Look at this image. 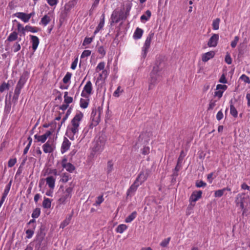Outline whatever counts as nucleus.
<instances>
[{
	"label": "nucleus",
	"mask_w": 250,
	"mask_h": 250,
	"mask_svg": "<svg viewBox=\"0 0 250 250\" xmlns=\"http://www.w3.org/2000/svg\"><path fill=\"white\" fill-rule=\"evenodd\" d=\"M45 234L43 233L42 230L38 232L37 236V243L35 248V250H47V243L46 240H44Z\"/></svg>",
	"instance_id": "obj_1"
},
{
	"label": "nucleus",
	"mask_w": 250,
	"mask_h": 250,
	"mask_svg": "<svg viewBox=\"0 0 250 250\" xmlns=\"http://www.w3.org/2000/svg\"><path fill=\"white\" fill-rule=\"evenodd\" d=\"M83 114L80 112L77 114L73 119L71 120V126L70 127V130L73 135L76 134L79 131V126L80 122L82 119Z\"/></svg>",
	"instance_id": "obj_2"
},
{
	"label": "nucleus",
	"mask_w": 250,
	"mask_h": 250,
	"mask_svg": "<svg viewBox=\"0 0 250 250\" xmlns=\"http://www.w3.org/2000/svg\"><path fill=\"white\" fill-rule=\"evenodd\" d=\"M159 72H157L156 68L153 69L152 72L150 73V79L149 82V85L148 89L150 90L153 88V86L158 81L160 75Z\"/></svg>",
	"instance_id": "obj_3"
},
{
	"label": "nucleus",
	"mask_w": 250,
	"mask_h": 250,
	"mask_svg": "<svg viewBox=\"0 0 250 250\" xmlns=\"http://www.w3.org/2000/svg\"><path fill=\"white\" fill-rule=\"evenodd\" d=\"M100 111L99 110H93L91 114L90 119L91 121V124L90 125V127L96 126L99 123L100 120Z\"/></svg>",
	"instance_id": "obj_4"
},
{
	"label": "nucleus",
	"mask_w": 250,
	"mask_h": 250,
	"mask_svg": "<svg viewBox=\"0 0 250 250\" xmlns=\"http://www.w3.org/2000/svg\"><path fill=\"white\" fill-rule=\"evenodd\" d=\"M105 143L104 136H100L96 141L94 146L93 150L95 152H101L104 148Z\"/></svg>",
	"instance_id": "obj_5"
},
{
	"label": "nucleus",
	"mask_w": 250,
	"mask_h": 250,
	"mask_svg": "<svg viewBox=\"0 0 250 250\" xmlns=\"http://www.w3.org/2000/svg\"><path fill=\"white\" fill-rule=\"evenodd\" d=\"M72 190V188L68 187L63 191L61 197L58 200V202L60 204H65L67 199L71 198Z\"/></svg>",
	"instance_id": "obj_6"
},
{
	"label": "nucleus",
	"mask_w": 250,
	"mask_h": 250,
	"mask_svg": "<svg viewBox=\"0 0 250 250\" xmlns=\"http://www.w3.org/2000/svg\"><path fill=\"white\" fill-rule=\"evenodd\" d=\"M154 36V33H150L148 37L146 38V40L145 41L144 46L143 48V53H142V56L144 58H145L147 53L148 52V49L150 47V42H151V40Z\"/></svg>",
	"instance_id": "obj_7"
},
{
	"label": "nucleus",
	"mask_w": 250,
	"mask_h": 250,
	"mask_svg": "<svg viewBox=\"0 0 250 250\" xmlns=\"http://www.w3.org/2000/svg\"><path fill=\"white\" fill-rule=\"evenodd\" d=\"M52 134V131L48 130L43 135H38L36 134L34 136V138L36 140H37V142L43 143L46 141L47 138L49 137Z\"/></svg>",
	"instance_id": "obj_8"
},
{
	"label": "nucleus",
	"mask_w": 250,
	"mask_h": 250,
	"mask_svg": "<svg viewBox=\"0 0 250 250\" xmlns=\"http://www.w3.org/2000/svg\"><path fill=\"white\" fill-rule=\"evenodd\" d=\"M148 175L149 170H146V171H141L138 175L135 181L141 185L147 179Z\"/></svg>",
	"instance_id": "obj_9"
},
{
	"label": "nucleus",
	"mask_w": 250,
	"mask_h": 250,
	"mask_svg": "<svg viewBox=\"0 0 250 250\" xmlns=\"http://www.w3.org/2000/svg\"><path fill=\"white\" fill-rule=\"evenodd\" d=\"M245 200V197L244 194H238L237 195V197H236L235 199V203L236 204V206L237 207H240V208L243 209V213L245 212V209L244 208V201Z\"/></svg>",
	"instance_id": "obj_10"
},
{
	"label": "nucleus",
	"mask_w": 250,
	"mask_h": 250,
	"mask_svg": "<svg viewBox=\"0 0 250 250\" xmlns=\"http://www.w3.org/2000/svg\"><path fill=\"white\" fill-rule=\"evenodd\" d=\"M219 40V35L214 34L209 39L208 45L209 47H215L217 45L218 41Z\"/></svg>",
	"instance_id": "obj_11"
},
{
	"label": "nucleus",
	"mask_w": 250,
	"mask_h": 250,
	"mask_svg": "<svg viewBox=\"0 0 250 250\" xmlns=\"http://www.w3.org/2000/svg\"><path fill=\"white\" fill-rule=\"evenodd\" d=\"M43 150L44 153H51L54 151V147L51 142L48 141L42 146Z\"/></svg>",
	"instance_id": "obj_12"
},
{
	"label": "nucleus",
	"mask_w": 250,
	"mask_h": 250,
	"mask_svg": "<svg viewBox=\"0 0 250 250\" xmlns=\"http://www.w3.org/2000/svg\"><path fill=\"white\" fill-rule=\"evenodd\" d=\"M70 145L71 143L70 141L66 138H64L61 147L62 153H63L67 151L69 149Z\"/></svg>",
	"instance_id": "obj_13"
},
{
	"label": "nucleus",
	"mask_w": 250,
	"mask_h": 250,
	"mask_svg": "<svg viewBox=\"0 0 250 250\" xmlns=\"http://www.w3.org/2000/svg\"><path fill=\"white\" fill-rule=\"evenodd\" d=\"M30 38L31 40L32 49L35 51L39 44V39L37 36L33 35H30Z\"/></svg>",
	"instance_id": "obj_14"
},
{
	"label": "nucleus",
	"mask_w": 250,
	"mask_h": 250,
	"mask_svg": "<svg viewBox=\"0 0 250 250\" xmlns=\"http://www.w3.org/2000/svg\"><path fill=\"white\" fill-rule=\"evenodd\" d=\"M202 194V192L201 190L198 191H194L190 197V201L191 202H195L197 201L199 198L201 197Z\"/></svg>",
	"instance_id": "obj_15"
},
{
	"label": "nucleus",
	"mask_w": 250,
	"mask_h": 250,
	"mask_svg": "<svg viewBox=\"0 0 250 250\" xmlns=\"http://www.w3.org/2000/svg\"><path fill=\"white\" fill-rule=\"evenodd\" d=\"M140 184L137 183L136 181H134V183L130 187L127 191V196H128L133 193L137 189V188L139 186Z\"/></svg>",
	"instance_id": "obj_16"
},
{
	"label": "nucleus",
	"mask_w": 250,
	"mask_h": 250,
	"mask_svg": "<svg viewBox=\"0 0 250 250\" xmlns=\"http://www.w3.org/2000/svg\"><path fill=\"white\" fill-rule=\"evenodd\" d=\"M92 90V83L90 81H88L86 84L85 85L83 91L82 93V96L84 97V93L83 92L85 91L87 94L90 95L91 94Z\"/></svg>",
	"instance_id": "obj_17"
},
{
	"label": "nucleus",
	"mask_w": 250,
	"mask_h": 250,
	"mask_svg": "<svg viewBox=\"0 0 250 250\" xmlns=\"http://www.w3.org/2000/svg\"><path fill=\"white\" fill-rule=\"evenodd\" d=\"M214 55L215 53L213 51L206 53L202 55V60L204 62H206L209 59L212 58L214 56Z\"/></svg>",
	"instance_id": "obj_18"
},
{
	"label": "nucleus",
	"mask_w": 250,
	"mask_h": 250,
	"mask_svg": "<svg viewBox=\"0 0 250 250\" xmlns=\"http://www.w3.org/2000/svg\"><path fill=\"white\" fill-rule=\"evenodd\" d=\"M119 12L115 10L113 12L111 17L110 25H112L114 23H118L120 21V18L118 17Z\"/></svg>",
	"instance_id": "obj_19"
},
{
	"label": "nucleus",
	"mask_w": 250,
	"mask_h": 250,
	"mask_svg": "<svg viewBox=\"0 0 250 250\" xmlns=\"http://www.w3.org/2000/svg\"><path fill=\"white\" fill-rule=\"evenodd\" d=\"M13 16L21 19L24 22H27L28 21L27 14L25 13L17 12L15 13Z\"/></svg>",
	"instance_id": "obj_20"
},
{
	"label": "nucleus",
	"mask_w": 250,
	"mask_h": 250,
	"mask_svg": "<svg viewBox=\"0 0 250 250\" xmlns=\"http://www.w3.org/2000/svg\"><path fill=\"white\" fill-rule=\"evenodd\" d=\"M164 66V62L162 59H158L156 61L153 69L156 68L157 72H160Z\"/></svg>",
	"instance_id": "obj_21"
},
{
	"label": "nucleus",
	"mask_w": 250,
	"mask_h": 250,
	"mask_svg": "<svg viewBox=\"0 0 250 250\" xmlns=\"http://www.w3.org/2000/svg\"><path fill=\"white\" fill-rule=\"evenodd\" d=\"M46 182L50 188H54L55 187V179L53 176H51L47 177Z\"/></svg>",
	"instance_id": "obj_22"
},
{
	"label": "nucleus",
	"mask_w": 250,
	"mask_h": 250,
	"mask_svg": "<svg viewBox=\"0 0 250 250\" xmlns=\"http://www.w3.org/2000/svg\"><path fill=\"white\" fill-rule=\"evenodd\" d=\"M102 18L101 19V21L99 23L98 26L96 27L95 31H94V34H96L97 33L99 32V31L102 29L104 25V14H103L102 16Z\"/></svg>",
	"instance_id": "obj_23"
},
{
	"label": "nucleus",
	"mask_w": 250,
	"mask_h": 250,
	"mask_svg": "<svg viewBox=\"0 0 250 250\" xmlns=\"http://www.w3.org/2000/svg\"><path fill=\"white\" fill-rule=\"evenodd\" d=\"M143 33V30L142 29L137 27L134 33L133 38L135 39H139L142 36Z\"/></svg>",
	"instance_id": "obj_24"
},
{
	"label": "nucleus",
	"mask_w": 250,
	"mask_h": 250,
	"mask_svg": "<svg viewBox=\"0 0 250 250\" xmlns=\"http://www.w3.org/2000/svg\"><path fill=\"white\" fill-rule=\"evenodd\" d=\"M230 114L234 117V118H236L238 116V112L234 107V106L232 104V101H230Z\"/></svg>",
	"instance_id": "obj_25"
},
{
	"label": "nucleus",
	"mask_w": 250,
	"mask_h": 250,
	"mask_svg": "<svg viewBox=\"0 0 250 250\" xmlns=\"http://www.w3.org/2000/svg\"><path fill=\"white\" fill-rule=\"evenodd\" d=\"M72 215H73V212L72 213V214L69 215V217H67L61 224V225H60V228H62V229H63L65 227H66V226H67L70 222V220L71 219V218H72Z\"/></svg>",
	"instance_id": "obj_26"
},
{
	"label": "nucleus",
	"mask_w": 250,
	"mask_h": 250,
	"mask_svg": "<svg viewBox=\"0 0 250 250\" xmlns=\"http://www.w3.org/2000/svg\"><path fill=\"white\" fill-rule=\"evenodd\" d=\"M51 206V202L50 199L44 198L42 202V207L44 208H49Z\"/></svg>",
	"instance_id": "obj_27"
},
{
	"label": "nucleus",
	"mask_w": 250,
	"mask_h": 250,
	"mask_svg": "<svg viewBox=\"0 0 250 250\" xmlns=\"http://www.w3.org/2000/svg\"><path fill=\"white\" fill-rule=\"evenodd\" d=\"M51 21L50 17L47 15H44L41 19V23L44 26H46Z\"/></svg>",
	"instance_id": "obj_28"
},
{
	"label": "nucleus",
	"mask_w": 250,
	"mask_h": 250,
	"mask_svg": "<svg viewBox=\"0 0 250 250\" xmlns=\"http://www.w3.org/2000/svg\"><path fill=\"white\" fill-rule=\"evenodd\" d=\"M18 39V33L14 31L7 38V41L8 42H13L16 41Z\"/></svg>",
	"instance_id": "obj_29"
},
{
	"label": "nucleus",
	"mask_w": 250,
	"mask_h": 250,
	"mask_svg": "<svg viewBox=\"0 0 250 250\" xmlns=\"http://www.w3.org/2000/svg\"><path fill=\"white\" fill-rule=\"evenodd\" d=\"M137 212L134 211L131 213L126 218L125 222L126 223H130L133 221L136 217Z\"/></svg>",
	"instance_id": "obj_30"
},
{
	"label": "nucleus",
	"mask_w": 250,
	"mask_h": 250,
	"mask_svg": "<svg viewBox=\"0 0 250 250\" xmlns=\"http://www.w3.org/2000/svg\"><path fill=\"white\" fill-rule=\"evenodd\" d=\"M63 167L70 172H72L75 169V167L70 163H68L66 165H63Z\"/></svg>",
	"instance_id": "obj_31"
},
{
	"label": "nucleus",
	"mask_w": 250,
	"mask_h": 250,
	"mask_svg": "<svg viewBox=\"0 0 250 250\" xmlns=\"http://www.w3.org/2000/svg\"><path fill=\"white\" fill-rule=\"evenodd\" d=\"M151 15L150 11L147 10L146 13L145 14L143 15L141 17V20L142 21H148L149 18L150 17Z\"/></svg>",
	"instance_id": "obj_32"
},
{
	"label": "nucleus",
	"mask_w": 250,
	"mask_h": 250,
	"mask_svg": "<svg viewBox=\"0 0 250 250\" xmlns=\"http://www.w3.org/2000/svg\"><path fill=\"white\" fill-rule=\"evenodd\" d=\"M127 228V226L125 224L120 225L116 228V231L118 233H122Z\"/></svg>",
	"instance_id": "obj_33"
},
{
	"label": "nucleus",
	"mask_w": 250,
	"mask_h": 250,
	"mask_svg": "<svg viewBox=\"0 0 250 250\" xmlns=\"http://www.w3.org/2000/svg\"><path fill=\"white\" fill-rule=\"evenodd\" d=\"M68 95V92L66 91L64 92V103L67 104H70L73 101V98L71 97H69L67 96Z\"/></svg>",
	"instance_id": "obj_34"
},
{
	"label": "nucleus",
	"mask_w": 250,
	"mask_h": 250,
	"mask_svg": "<svg viewBox=\"0 0 250 250\" xmlns=\"http://www.w3.org/2000/svg\"><path fill=\"white\" fill-rule=\"evenodd\" d=\"M220 21V20L219 18H216L213 21L212 27L214 30H216L219 29Z\"/></svg>",
	"instance_id": "obj_35"
},
{
	"label": "nucleus",
	"mask_w": 250,
	"mask_h": 250,
	"mask_svg": "<svg viewBox=\"0 0 250 250\" xmlns=\"http://www.w3.org/2000/svg\"><path fill=\"white\" fill-rule=\"evenodd\" d=\"M25 29L26 31H30L32 33H36L37 32L39 29L35 27H32L30 25H26L25 26Z\"/></svg>",
	"instance_id": "obj_36"
},
{
	"label": "nucleus",
	"mask_w": 250,
	"mask_h": 250,
	"mask_svg": "<svg viewBox=\"0 0 250 250\" xmlns=\"http://www.w3.org/2000/svg\"><path fill=\"white\" fill-rule=\"evenodd\" d=\"M41 213V209L40 208H36L33 211L32 214V217L33 218H38Z\"/></svg>",
	"instance_id": "obj_37"
},
{
	"label": "nucleus",
	"mask_w": 250,
	"mask_h": 250,
	"mask_svg": "<svg viewBox=\"0 0 250 250\" xmlns=\"http://www.w3.org/2000/svg\"><path fill=\"white\" fill-rule=\"evenodd\" d=\"M181 163L179 164L178 162H177L176 166L175 167L173 171V173L172 174L173 176H177L178 175V172L180 170L181 167Z\"/></svg>",
	"instance_id": "obj_38"
},
{
	"label": "nucleus",
	"mask_w": 250,
	"mask_h": 250,
	"mask_svg": "<svg viewBox=\"0 0 250 250\" xmlns=\"http://www.w3.org/2000/svg\"><path fill=\"white\" fill-rule=\"evenodd\" d=\"M24 84V80L22 79V77H21L20 78V79L19 80V81H18V83H17L15 88L20 89L21 90Z\"/></svg>",
	"instance_id": "obj_39"
},
{
	"label": "nucleus",
	"mask_w": 250,
	"mask_h": 250,
	"mask_svg": "<svg viewBox=\"0 0 250 250\" xmlns=\"http://www.w3.org/2000/svg\"><path fill=\"white\" fill-rule=\"evenodd\" d=\"M105 63L104 62H100L96 68V71L98 72L101 70H104Z\"/></svg>",
	"instance_id": "obj_40"
},
{
	"label": "nucleus",
	"mask_w": 250,
	"mask_h": 250,
	"mask_svg": "<svg viewBox=\"0 0 250 250\" xmlns=\"http://www.w3.org/2000/svg\"><path fill=\"white\" fill-rule=\"evenodd\" d=\"M71 77V73L67 72L63 78V82L64 83H67L70 81Z\"/></svg>",
	"instance_id": "obj_41"
},
{
	"label": "nucleus",
	"mask_w": 250,
	"mask_h": 250,
	"mask_svg": "<svg viewBox=\"0 0 250 250\" xmlns=\"http://www.w3.org/2000/svg\"><path fill=\"white\" fill-rule=\"evenodd\" d=\"M131 4L129 2L126 4L125 5V14L126 15V16L128 17L129 15V12L131 8Z\"/></svg>",
	"instance_id": "obj_42"
},
{
	"label": "nucleus",
	"mask_w": 250,
	"mask_h": 250,
	"mask_svg": "<svg viewBox=\"0 0 250 250\" xmlns=\"http://www.w3.org/2000/svg\"><path fill=\"white\" fill-rule=\"evenodd\" d=\"M88 104V102L83 99H81L80 100V106L83 108H85L87 107Z\"/></svg>",
	"instance_id": "obj_43"
},
{
	"label": "nucleus",
	"mask_w": 250,
	"mask_h": 250,
	"mask_svg": "<svg viewBox=\"0 0 250 250\" xmlns=\"http://www.w3.org/2000/svg\"><path fill=\"white\" fill-rule=\"evenodd\" d=\"M104 200V199L103 198V195H101L98 196L97 198V200L95 202V203L94 204V205L95 206H98L100 205Z\"/></svg>",
	"instance_id": "obj_44"
},
{
	"label": "nucleus",
	"mask_w": 250,
	"mask_h": 250,
	"mask_svg": "<svg viewBox=\"0 0 250 250\" xmlns=\"http://www.w3.org/2000/svg\"><path fill=\"white\" fill-rule=\"evenodd\" d=\"M170 240V238L168 237L167 239H165L163 240L162 242L160 243V246L162 247H166L167 246L168 244L169 243Z\"/></svg>",
	"instance_id": "obj_45"
},
{
	"label": "nucleus",
	"mask_w": 250,
	"mask_h": 250,
	"mask_svg": "<svg viewBox=\"0 0 250 250\" xmlns=\"http://www.w3.org/2000/svg\"><path fill=\"white\" fill-rule=\"evenodd\" d=\"M225 191V189H223L216 190L215 192L214 195L215 197H220L223 195Z\"/></svg>",
	"instance_id": "obj_46"
},
{
	"label": "nucleus",
	"mask_w": 250,
	"mask_h": 250,
	"mask_svg": "<svg viewBox=\"0 0 250 250\" xmlns=\"http://www.w3.org/2000/svg\"><path fill=\"white\" fill-rule=\"evenodd\" d=\"M9 88V84L5 83H3L0 86V92H3L5 89H8Z\"/></svg>",
	"instance_id": "obj_47"
},
{
	"label": "nucleus",
	"mask_w": 250,
	"mask_h": 250,
	"mask_svg": "<svg viewBox=\"0 0 250 250\" xmlns=\"http://www.w3.org/2000/svg\"><path fill=\"white\" fill-rule=\"evenodd\" d=\"M69 175L67 173H64L62 177L61 181L62 182L66 183L69 180Z\"/></svg>",
	"instance_id": "obj_48"
},
{
	"label": "nucleus",
	"mask_w": 250,
	"mask_h": 250,
	"mask_svg": "<svg viewBox=\"0 0 250 250\" xmlns=\"http://www.w3.org/2000/svg\"><path fill=\"white\" fill-rule=\"evenodd\" d=\"M91 51L89 50H84L81 56V58H84L86 57L90 56V55L91 54Z\"/></svg>",
	"instance_id": "obj_49"
},
{
	"label": "nucleus",
	"mask_w": 250,
	"mask_h": 250,
	"mask_svg": "<svg viewBox=\"0 0 250 250\" xmlns=\"http://www.w3.org/2000/svg\"><path fill=\"white\" fill-rule=\"evenodd\" d=\"M206 185V183L202 180L197 181L196 182V186L198 188L204 187Z\"/></svg>",
	"instance_id": "obj_50"
},
{
	"label": "nucleus",
	"mask_w": 250,
	"mask_h": 250,
	"mask_svg": "<svg viewBox=\"0 0 250 250\" xmlns=\"http://www.w3.org/2000/svg\"><path fill=\"white\" fill-rule=\"evenodd\" d=\"M93 41V38H87L86 37L83 43V45H85L90 44Z\"/></svg>",
	"instance_id": "obj_51"
},
{
	"label": "nucleus",
	"mask_w": 250,
	"mask_h": 250,
	"mask_svg": "<svg viewBox=\"0 0 250 250\" xmlns=\"http://www.w3.org/2000/svg\"><path fill=\"white\" fill-rule=\"evenodd\" d=\"M240 79L243 81L244 82L247 83H250V80L249 78L245 74L242 75L240 77Z\"/></svg>",
	"instance_id": "obj_52"
},
{
	"label": "nucleus",
	"mask_w": 250,
	"mask_h": 250,
	"mask_svg": "<svg viewBox=\"0 0 250 250\" xmlns=\"http://www.w3.org/2000/svg\"><path fill=\"white\" fill-rule=\"evenodd\" d=\"M227 87H228L226 85L219 84H217L216 86V90H222V91H224V90L227 89Z\"/></svg>",
	"instance_id": "obj_53"
},
{
	"label": "nucleus",
	"mask_w": 250,
	"mask_h": 250,
	"mask_svg": "<svg viewBox=\"0 0 250 250\" xmlns=\"http://www.w3.org/2000/svg\"><path fill=\"white\" fill-rule=\"evenodd\" d=\"M185 156V155L184 154V151L183 150L181 151L180 152V156H179V157L178 159V161H177V162H178L179 164L182 163V161L184 159Z\"/></svg>",
	"instance_id": "obj_54"
},
{
	"label": "nucleus",
	"mask_w": 250,
	"mask_h": 250,
	"mask_svg": "<svg viewBox=\"0 0 250 250\" xmlns=\"http://www.w3.org/2000/svg\"><path fill=\"white\" fill-rule=\"evenodd\" d=\"M13 47L14 52H17L21 49V45L17 42L13 45Z\"/></svg>",
	"instance_id": "obj_55"
},
{
	"label": "nucleus",
	"mask_w": 250,
	"mask_h": 250,
	"mask_svg": "<svg viewBox=\"0 0 250 250\" xmlns=\"http://www.w3.org/2000/svg\"><path fill=\"white\" fill-rule=\"evenodd\" d=\"M239 41V37L238 36H235L234 39L231 42V46L232 48H234L236 47V44Z\"/></svg>",
	"instance_id": "obj_56"
},
{
	"label": "nucleus",
	"mask_w": 250,
	"mask_h": 250,
	"mask_svg": "<svg viewBox=\"0 0 250 250\" xmlns=\"http://www.w3.org/2000/svg\"><path fill=\"white\" fill-rule=\"evenodd\" d=\"M113 168V164L111 162L109 161L107 163V173H110L112 171Z\"/></svg>",
	"instance_id": "obj_57"
},
{
	"label": "nucleus",
	"mask_w": 250,
	"mask_h": 250,
	"mask_svg": "<svg viewBox=\"0 0 250 250\" xmlns=\"http://www.w3.org/2000/svg\"><path fill=\"white\" fill-rule=\"evenodd\" d=\"M26 233L27 234V238H30L32 237L34 234V230L32 229H27L26 230Z\"/></svg>",
	"instance_id": "obj_58"
},
{
	"label": "nucleus",
	"mask_w": 250,
	"mask_h": 250,
	"mask_svg": "<svg viewBox=\"0 0 250 250\" xmlns=\"http://www.w3.org/2000/svg\"><path fill=\"white\" fill-rule=\"evenodd\" d=\"M48 4L51 6L57 5L58 2V0H46Z\"/></svg>",
	"instance_id": "obj_59"
},
{
	"label": "nucleus",
	"mask_w": 250,
	"mask_h": 250,
	"mask_svg": "<svg viewBox=\"0 0 250 250\" xmlns=\"http://www.w3.org/2000/svg\"><path fill=\"white\" fill-rule=\"evenodd\" d=\"M118 17L120 18V21L125 20L127 17V16H126V15L124 13L123 11H120V12H119Z\"/></svg>",
	"instance_id": "obj_60"
},
{
	"label": "nucleus",
	"mask_w": 250,
	"mask_h": 250,
	"mask_svg": "<svg viewBox=\"0 0 250 250\" xmlns=\"http://www.w3.org/2000/svg\"><path fill=\"white\" fill-rule=\"evenodd\" d=\"M225 61L226 63H227L229 64H230L232 62V60L230 56V55L228 54L226 55Z\"/></svg>",
	"instance_id": "obj_61"
},
{
	"label": "nucleus",
	"mask_w": 250,
	"mask_h": 250,
	"mask_svg": "<svg viewBox=\"0 0 250 250\" xmlns=\"http://www.w3.org/2000/svg\"><path fill=\"white\" fill-rule=\"evenodd\" d=\"M122 92V90H121V87L118 86L117 89L115 90V91L113 93V95L115 97H119L120 95V93Z\"/></svg>",
	"instance_id": "obj_62"
},
{
	"label": "nucleus",
	"mask_w": 250,
	"mask_h": 250,
	"mask_svg": "<svg viewBox=\"0 0 250 250\" xmlns=\"http://www.w3.org/2000/svg\"><path fill=\"white\" fill-rule=\"evenodd\" d=\"M216 101L211 100L210 102V103L209 104V106L208 107V110L212 109L214 108V107L215 106V105H216Z\"/></svg>",
	"instance_id": "obj_63"
},
{
	"label": "nucleus",
	"mask_w": 250,
	"mask_h": 250,
	"mask_svg": "<svg viewBox=\"0 0 250 250\" xmlns=\"http://www.w3.org/2000/svg\"><path fill=\"white\" fill-rule=\"evenodd\" d=\"M98 52L102 56H104L105 54V51L104 50L103 46H100L98 49Z\"/></svg>",
	"instance_id": "obj_64"
}]
</instances>
